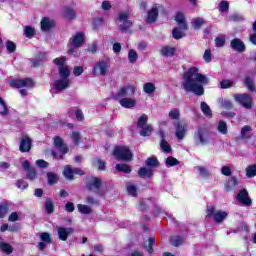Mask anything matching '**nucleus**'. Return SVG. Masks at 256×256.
I'll list each match as a JSON object with an SVG mask.
<instances>
[{
	"label": "nucleus",
	"mask_w": 256,
	"mask_h": 256,
	"mask_svg": "<svg viewBox=\"0 0 256 256\" xmlns=\"http://www.w3.org/2000/svg\"><path fill=\"white\" fill-rule=\"evenodd\" d=\"M209 83V78L199 73V68L193 66L188 69L183 75L182 87L187 93H194V95H204L205 89L203 85Z\"/></svg>",
	"instance_id": "nucleus-1"
},
{
	"label": "nucleus",
	"mask_w": 256,
	"mask_h": 256,
	"mask_svg": "<svg viewBox=\"0 0 256 256\" xmlns=\"http://www.w3.org/2000/svg\"><path fill=\"white\" fill-rule=\"evenodd\" d=\"M83 43H85V33L77 32L69 40L68 55H77V51H79V47H83Z\"/></svg>",
	"instance_id": "nucleus-2"
},
{
	"label": "nucleus",
	"mask_w": 256,
	"mask_h": 256,
	"mask_svg": "<svg viewBox=\"0 0 256 256\" xmlns=\"http://www.w3.org/2000/svg\"><path fill=\"white\" fill-rule=\"evenodd\" d=\"M227 211L215 210V206H208L206 210V219L213 217L216 223H223L227 219Z\"/></svg>",
	"instance_id": "nucleus-3"
},
{
	"label": "nucleus",
	"mask_w": 256,
	"mask_h": 256,
	"mask_svg": "<svg viewBox=\"0 0 256 256\" xmlns=\"http://www.w3.org/2000/svg\"><path fill=\"white\" fill-rule=\"evenodd\" d=\"M149 121V116L147 114H143L138 118L137 127L140 130L141 137H149L151 133H153V126L151 124H147Z\"/></svg>",
	"instance_id": "nucleus-4"
},
{
	"label": "nucleus",
	"mask_w": 256,
	"mask_h": 256,
	"mask_svg": "<svg viewBox=\"0 0 256 256\" xmlns=\"http://www.w3.org/2000/svg\"><path fill=\"white\" fill-rule=\"evenodd\" d=\"M113 155L118 161H131L133 159V153L127 146H116Z\"/></svg>",
	"instance_id": "nucleus-5"
},
{
	"label": "nucleus",
	"mask_w": 256,
	"mask_h": 256,
	"mask_svg": "<svg viewBox=\"0 0 256 256\" xmlns=\"http://www.w3.org/2000/svg\"><path fill=\"white\" fill-rule=\"evenodd\" d=\"M54 145L56 149H58V152L52 150V157H54V159H63V155L69 152V148L65 145L63 139L59 136L54 138Z\"/></svg>",
	"instance_id": "nucleus-6"
},
{
	"label": "nucleus",
	"mask_w": 256,
	"mask_h": 256,
	"mask_svg": "<svg viewBox=\"0 0 256 256\" xmlns=\"http://www.w3.org/2000/svg\"><path fill=\"white\" fill-rule=\"evenodd\" d=\"M194 143L200 147L209 143V132L203 128H198L194 133Z\"/></svg>",
	"instance_id": "nucleus-7"
},
{
	"label": "nucleus",
	"mask_w": 256,
	"mask_h": 256,
	"mask_svg": "<svg viewBox=\"0 0 256 256\" xmlns=\"http://www.w3.org/2000/svg\"><path fill=\"white\" fill-rule=\"evenodd\" d=\"M137 88L133 84H126L119 88L118 92L115 95V99H122L125 97H133L135 95Z\"/></svg>",
	"instance_id": "nucleus-8"
},
{
	"label": "nucleus",
	"mask_w": 256,
	"mask_h": 256,
	"mask_svg": "<svg viewBox=\"0 0 256 256\" xmlns=\"http://www.w3.org/2000/svg\"><path fill=\"white\" fill-rule=\"evenodd\" d=\"M60 79H57L54 82V92L61 93V91H65V89H69V85L71 81L69 80V75H60Z\"/></svg>",
	"instance_id": "nucleus-9"
},
{
	"label": "nucleus",
	"mask_w": 256,
	"mask_h": 256,
	"mask_svg": "<svg viewBox=\"0 0 256 256\" xmlns=\"http://www.w3.org/2000/svg\"><path fill=\"white\" fill-rule=\"evenodd\" d=\"M133 22L129 20V12H120L118 14V29L120 31H127V29L131 28Z\"/></svg>",
	"instance_id": "nucleus-10"
},
{
	"label": "nucleus",
	"mask_w": 256,
	"mask_h": 256,
	"mask_svg": "<svg viewBox=\"0 0 256 256\" xmlns=\"http://www.w3.org/2000/svg\"><path fill=\"white\" fill-rule=\"evenodd\" d=\"M67 61V57L61 56L53 60L54 65H57L59 75H71V70H69V66L65 65Z\"/></svg>",
	"instance_id": "nucleus-11"
},
{
	"label": "nucleus",
	"mask_w": 256,
	"mask_h": 256,
	"mask_svg": "<svg viewBox=\"0 0 256 256\" xmlns=\"http://www.w3.org/2000/svg\"><path fill=\"white\" fill-rule=\"evenodd\" d=\"M92 73L95 75V77H99V75H107V73H109V64L105 61L97 62L94 65Z\"/></svg>",
	"instance_id": "nucleus-12"
},
{
	"label": "nucleus",
	"mask_w": 256,
	"mask_h": 256,
	"mask_svg": "<svg viewBox=\"0 0 256 256\" xmlns=\"http://www.w3.org/2000/svg\"><path fill=\"white\" fill-rule=\"evenodd\" d=\"M234 99L237 103L245 107V109H251L253 100L249 94H235Z\"/></svg>",
	"instance_id": "nucleus-13"
},
{
	"label": "nucleus",
	"mask_w": 256,
	"mask_h": 256,
	"mask_svg": "<svg viewBox=\"0 0 256 256\" xmlns=\"http://www.w3.org/2000/svg\"><path fill=\"white\" fill-rule=\"evenodd\" d=\"M56 231L60 241H67V239H69L70 235L74 233L75 230L71 227L67 228L63 226H56Z\"/></svg>",
	"instance_id": "nucleus-14"
},
{
	"label": "nucleus",
	"mask_w": 256,
	"mask_h": 256,
	"mask_svg": "<svg viewBox=\"0 0 256 256\" xmlns=\"http://www.w3.org/2000/svg\"><path fill=\"white\" fill-rule=\"evenodd\" d=\"M175 127V136L179 141H183L185 139V135H187V124L176 122L174 123Z\"/></svg>",
	"instance_id": "nucleus-15"
},
{
	"label": "nucleus",
	"mask_w": 256,
	"mask_h": 256,
	"mask_svg": "<svg viewBox=\"0 0 256 256\" xmlns=\"http://www.w3.org/2000/svg\"><path fill=\"white\" fill-rule=\"evenodd\" d=\"M11 87H16L17 89H21V87H34L35 82L33 80L27 79H15L10 82Z\"/></svg>",
	"instance_id": "nucleus-16"
},
{
	"label": "nucleus",
	"mask_w": 256,
	"mask_h": 256,
	"mask_svg": "<svg viewBox=\"0 0 256 256\" xmlns=\"http://www.w3.org/2000/svg\"><path fill=\"white\" fill-rule=\"evenodd\" d=\"M63 175L68 181H73V175H85V172L81 168H71L69 165L65 166Z\"/></svg>",
	"instance_id": "nucleus-17"
},
{
	"label": "nucleus",
	"mask_w": 256,
	"mask_h": 256,
	"mask_svg": "<svg viewBox=\"0 0 256 256\" xmlns=\"http://www.w3.org/2000/svg\"><path fill=\"white\" fill-rule=\"evenodd\" d=\"M116 99L124 109H134V107L137 105V100L135 98H131V96Z\"/></svg>",
	"instance_id": "nucleus-18"
},
{
	"label": "nucleus",
	"mask_w": 256,
	"mask_h": 256,
	"mask_svg": "<svg viewBox=\"0 0 256 256\" xmlns=\"http://www.w3.org/2000/svg\"><path fill=\"white\" fill-rule=\"evenodd\" d=\"M103 185V182L98 177H91L88 181L87 187L89 191H93V193H99V189H101V186Z\"/></svg>",
	"instance_id": "nucleus-19"
},
{
	"label": "nucleus",
	"mask_w": 256,
	"mask_h": 256,
	"mask_svg": "<svg viewBox=\"0 0 256 256\" xmlns=\"http://www.w3.org/2000/svg\"><path fill=\"white\" fill-rule=\"evenodd\" d=\"M22 167L26 171V177L30 181H33L35 177H37V172L35 171L34 168H31V163L28 162V160H25L22 162Z\"/></svg>",
	"instance_id": "nucleus-20"
},
{
	"label": "nucleus",
	"mask_w": 256,
	"mask_h": 256,
	"mask_svg": "<svg viewBox=\"0 0 256 256\" xmlns=\"http://www.w3.org/2000/svg\"><path fill=\"white\" fill-rule=\"evenodd\" d=\"M236 199L242 203V205H246L247 207H249L252 203L251 198H249V193L246 189L241 190L240 193L237 194Z\"/></svg>",
	"instance_id": "nucleus-21"
},
{
	"label": "nucleus",
	"mask_w": 256,
	"mask_h": 256,
	"mask_svg": "<svg viewBox=\"0 0 256 256\" xmlns=\"http://www.w3.org/2000/svg\"><path fill=\"white\" fill-rule=\"evenodd\" d=\"M158 135L161 138L160 148L163 151V153H171V145H169V142L165 140V132L163 130H160L158 132Z\"/></svg>",
	"instance_id": "nucleus-22"
},
{
	"label": "nucleus",
	"mask_w": 256,
	"mask_h": 256,
	"mask_svg": "<svg viewBox=\"0 0 256 256\" xmlns=\"http://www.w3.org/2000/svg\"><path fill=\"white\" fill-rule=\"evenodd\" d=\"M230 47L238 53H243V51H245V43H243L239 38L233 39L230 43Z\"/></svg>",
	"instance_id": "nucleus-23"
},
{
	"label": "nucleus",
	"mask_w": 256,
	"mask_h": 256,
	"mask_svg": "<svg viewBox=\"0 0 256 256\" xmlns=\"http://www.w3.org/2000/svg\"><path fill=\"white\" fill-rule=\"evenodd\" d=\"M20 151L21 153H27L31 151V138L28 136L22 137L20 141Z\"/></svg>",
	"instance_id": "nucleus-24"
},
{
	"label": "nucleus",
	"mask_w": 256,
	"mask_h": 256,
	"mask_svg": "<svg viewBox=\"0 0 256 256\" xmlns=\"http://www.w3.org/2000/svg\"><path fill=\"white\" fill-rule=\"evenodd\" d=\"M240 137L244 141L251 139V137H253V127L249 125H245L244 127H242L240 131Z\"/></svg>",
	"instance_id": "nucleus-25"
},
{
	"label": "nucleus",
	"mask_w": 256,
	"mask_h": 256,
	"mask_svg": "<svg viewBox=\"0 0 256 256\" xmlns=\"http://www.w3.org/2000/svg\"><path fill=\"white\" fill-rule=\"evenodd\" d=\"M175 21L183 31H187V22L185 21V14L178 12L175 16Z\"/></svg>",
	"instance_id": "nucleus-26"
},
{
	"label": "nucleus",
	"mask_w": 256,
	"mask_h": 256,
	"mask_svg": "<svg viewBox=\"0 0 256 256\" xmlns=\"http://www.w3.org/2000/svg\"><path fill=\"white\" fill-rule=\"evenodd\" d=\"M158 15H159V8L157 7V5H155L148 12V17H147L148 23H155V21H157Z\"/></svg>",
	"instance_id": "nucleus-27"
},
{
	"label": "nucleus",
	"mask_w": 256,
	"mask_h": 256,
	"mask_svg": "<svg viewBox=\"0 0 256 256\" xmlns=\"http://www.w3.org/2000/svg\"><path fill=\"white\" fill-rule=\"evenodd\" d=\"M177 49L172 46H163L160 50V53L163 57H173L175 55Z\"/></svg>",
	"instance_id": "nucleus-28"
},
{
	"label": "nucleus",
	"mask_w": 256,
	"mask_h": 256,
	"mask_svg": "<svg viewBox=\"0 0 256 256\" xmlns=\"http://www.w3.org/2000/svg\"><path fill=\"white\" fill-rule=\"evenodd\" d=\"M52 27H55V22L47 17L43 18L41 20V29L42 31H49V29H52Z\"/></svg>",
	"instance_id": "nucleus-29"
},
{
	"label": "nucleus",
	"mask_w": 256,
	"mask_h": 256,
	"mask_svg": "<svg viewBox=\"0 0 256 256\" xmlns=\"http://www.w3.org/2000/svg\"><path fill=\"white\" fill-rule=\"evenodd\" d=\"M77 209L82 215H91V213H93V208L89 205L78 204Z\"/></svg>",
	"instance_id": "nucleus-30"
},
{
	"label": "nucleus",
	"mask_w": 256,
	"mask_h": 256,
	"mask_svg": "<svg viewBox=\"0 0 256 256\" xmlns=\"http://www.w3.org/2000/svg\"><path fill=\"white\" fill-rule=\"evenodd\" d=\"M156 89H157V87H155V85L151 82H147L143 85V91L147 95H153V93H155Z\"/></svg>",
	"instance_id": "nucleus-31"
},
{
	"label": "nucleus",
	"mask_w": 256,
	"mask_h": 256,
	"mask_svg": "<svg viewBox=\"0 0 256 256\" xmlns=\"http://www.w3.org/2000/svg\"><path fill=\"white\" fill-rule=\"evenodd\" d=\"M139 177L145 179V177H153V170L149 168L142 167L138 171Z\"/></svg>",
	"instance_id": "nucleus-32"
},
{
	"label": "nucleus",
	"mask_w": 256,
	"mask_h": 256,
	"mask_svg": "<svg viewBox=\"0 0 256 256\" xmlns=\"http://www.w3.org/2000/svg\"><path fill=\"white\" fill-rule=\"evenodd\" d=\"M237 178L235 177H230L227 182L225 183V190L226 191H231V189H235L237 187Z\"/></svg>",
	"instance_id": "nucleus-33"
},
{
	"label": "nucleus",
	"mask_w": 256,
	"mask_h": 256,
	"mask_svg": "<svg viewBox=\"0 0 256 256\" xmlns=\"http://www.w3.org/2000/svg\"><path fill=\"white\" fill-rule=\"evenodd\" d=\"M200 109H201L203 115H205V117L213 116V112L211 111V108L205 102H201Z\"/></svg>",
	"instance_id": "nucleus-34"
},
{
	"label": "nucleus",
	"mask_w": 256,
	"mask_h": 256,
	"mask_svg": "<svg viewBox=\"0 0 256 256\" xmlns=\"http://www.w3.org/2000/svg\"><path fill=\"white\" fill-rule=\"evenodd\" d=\"M195 170L197 171V173L200 175V177H202L203 179H207V177H209V175H211V173L209 172V170H207V168L203 167V166H197L195 168Z\"/></svg>",
	"instance_id": "nucleus-35"
},
{
	"label": "nucleus",
	"mask_w": 256,
	"mask_h": 256,
	"mask_svg": "<svg viewBox=\"0 0 256 256\" xmlns=\"http://www.w3.org/2000/svg\"><path fill=\"white\" fill-rule=\"evenodd\" d=\"M137 59H139V54H137V51H135V49H130L128 51L129 63H137Z\"/></svg>",
	"instance_id": "nucleus-36"
},
{
	"label": "nucleus",
	"mask_w": 256,
	"mask_h": 256,
	"mask_svg": "<svg viewBox=\"0 0 256 256\" xmlns=\"http://www.w3.org/2000/svg\"><path fill=\"white\" fill-rule=\"evenodd\" d=\"M246 176L249 179L256 177V164H252L246 168Z\"/></svg>",
	"instance_id": "nucleus-37"
},
{
	"label": "nucleus",
	"mask_w": 256,
	"mask_h": 256,
	"mask_svg": "<svg viewBox=\"0 0 256 256\" xmlns=\"http://www.w3.org/2000/svg\"><path fill=\"white\" fill-rule=\"evenodd\" d=\"M172 35L175 39H183L185 33H183V29H181V27H176L173 29Z\"/></svg>",
	"instance_id": "nucleus-38"
},
{
	"label": "nucleus",
	"mask_w": 256,
	"mask_h": 256,
	"mask_svg": "<svg viewBox=\"0 0 256 256\" xmlns=\"http://www.w3.org/2000/svg\"><path fill=\"white\" fill-rule=\"evenodd\" d=\"M9 108H7V104H5V101H3V98H0V115L2 117H5V115H8Z\"/></svg>",
	"instance_id": "nucleus-39"
},
{
	"label": "nucleus",
	"mask_w": 256,
	"mask_h": 256,
	"mask_svg": "<svg viewBox=\"0 0 256 256\" xmlns=\"http://www.w3.org/2000/svg\"><path fill=\"white\" fill-rule=\"evenodd\" d=\"M116 170L120 171L121 173H131V166L127 164H117Z\"/></svg>",
	"instance_id": "nucleus-40"
},
{
	"label": "nucleus",
	"mask_w": 256,
	"mask_h": 256,
	"mask_svg": "<svg viewBox=\"0 0 256 256\" xmlns=\"http://www.w3.org/2000/svg\"><path fill=\"white\" fill-rule=\"evenodd\" d=\"M0 249L7 255H11V253H13V247L7 243H0Z\"/></svg>",
	"instance_id": "nucleus-41"
},
{
	"label": "nucleus",
	"mask_w": 256,
	"mask_h": 256,
	"mask_svg": "<svg viewBox=\"0 0 256 256\" xmlns=\"http://www.w3.org/2000/svg\"><path fill=\"white\" fill-rule=\"evenodd\" d=\"M155 243V239L149 238L148 241L144 243V249L148 251V253H153V244Z\"/></svg>",
	"instance_id": "nucleus-42"
},
{
	"label": "nucleus",
	"mask_w": 256,
	"mask_h": 256,
	"mask_svg": "<svg viewBox=\"0 0 256 256\" xmlns=\"http://www.w3.org/2000/svg\"><path fill=\"white\" fill-rule=\"evenodd\" d=\"M217 130L222 135H227V123L225 121H220L218 123Z\"/></svg>",
	"instance_id": "nucleus-43"
},
{
	"label": "nucleus",
	"mask_w": 256,
	"mask_h": 256,
	"mask_svg": "<svg viewBox=\"0 0 256 256\" xmlns=\"http://www.w3.org/2000/svg\"><path fill=\"white\" fill-rule=\"evenodd\" d=\"M170 241H171V245H174V247H179V245H183V242L185 240L180 236H173Z\"/></svg>",
	"instance_id": "nucleus-44"
},
{
	"label": "nucleus",
	"mask_w": 256,
	"mask_h": 256,
	"mask_svg": "<svg viewBox=\"0 0 256 256\" xmlns=\"http://www.w3.org/2000/svg\"><path fill=\"white\" fill-rule=\"evenodd\" d=\"M24 35H25V37H28L29 39H31V37H33V35H35V28L32 26L24 27Z\"/></svg>",
	"instance_id": "nucleus-45"
},
{
	"label": "nucleus",
	"mask_w": 256,
	"mask_h": 256,
	"mask_svg": "<svg viewBox=\"0 0 256 256\" xmlns=\"http://www.w3.org/2000/svg\"><path fill=\"white\" fill-rule=\"evenodd\" d=\"M127 192L131 195V197H137V187L133 185V183L127 184Z\"/></svg>",
	"instance_id": "nucleus-46"
},
{
	"label": "nucleus",
	"mask_w": 256,
	"mask_h": 256,
	"mask_svg": "<svg viewBox=\"0 0 256 256\" xmlns=\"http://www.w3.org/2000/svg\"><path fill=\"white\" fill-rule=\"evenodd\" d=\"M192 25L194 29H201L205 25V20L203 18H196L192 21Z\"/></svg>",
	"instance_id": "nucleus-47"
},
{
	"label": "nucleus",
	"mask_w": 256,
	"mask_h": 256,
	"mask_svg": "<svg viewBox=\"0 0 256 256\" xmlns=\"http://www.w3.org/2000/svg\"><path fill=\"white\" fill-rule=\"evenodd\" d=\"M168 117L169 119H179V117H181V112L179 111V109L174 108L170 110V112L168 113Z\"/></svg>",
	"instance_id": "nucleus-48"
},
{
	"label": "nucleus",
	"mask_w": 256,
	"mask_h": 256,
	"mask_svg": "<svg viewBox=\"0 0 256 256\" xmlns=\"http://www.w3.org/2000/svg\"><path fill=\"white\" fill-rule=\"evenodd\" d=\"M44 207H45L46 213H53V210H54L53 200L47 199L44 204Z\"/></svg>",
	"instance_id": "nucleus-49"
},
{
	"label": "nucleus",
	"mask_w": 256,
	"mask_h": 256,
	"mask_svg": "<svg viewBox=\"0 0 256 256\" xmlns=\"http://www.w3.org/2000/svg\"><path fill=\"white\" fill-rule=\"evenodd\" d=\"M179 163V160H177V158H174L172 156H169L166 159V167H175V165H177Z\"/></svg>",
	"instance_id": "nucleus-50"
},
{
	"label": "nucleus",
	"mask_w": 256,
	"mask_h": 256,
	"mask_svg": "<svg viewBox=\"0 0 256 256\" xmlns=\"http://www.w3.org/2000/svg\"><path fill=\"white\" fill-rule=\"evenodd\" d=\"M8 211H9V204L7 203L0 204V218H3L5 215H7Z\"/></svg>",
	"instance_id": "nucleus-51"
},
{
	"label": "nucleus",
	"mask_w": 256,
	"mask_h": 256,
	"mask_svg": "<svg viewBox=\"0 0 256 256\" xmlns=\"http://www.w3.org/2000/svg\"><path fill=\"white\" fill-rule=\"evenodd\" d=\"M47 177H48V183L50 185H54V183H57V181H59V178L57 177V174L49 172L47 174Z\"/></svg>",
	"instance_id": "nucleus-52"
},
{
	"label": "nucleus",
	"mask_w": 256,
	"mask_h": 256,
	"mask_svg": "<svg viewBox=\"0 0 256 256\" xmlns=\"http://www.w3.org/2000/svg\"><path fill=\"white\" fill-rule=\"evenodd\" d=\"M245 85L249 91H255V85L253 84V78L246 77L245 79Z\"/></svg>",
	"instance_id": "nucleus-53"
},
{
	"label": "nucleus",
	"mask_w": 256,
	"mask_h": 256,
	"mask_svg": "<svg viewBox=\"0 0 256 256\" xmlns=\"http://www.w3.org/2000/svg\"><path fill=\"white\" fill-rule=\"evenodd\" d=\"M64 17H66V19H75V11L71 8H66L64 10Z\"/></svg>",
	"instance_id": "nucleus-54"
},
{
	"label": "nucleus",
	"mask_w": 256,
	"mask_h": 256,
	"mask_svg": "<svg viewBox=\"0 0 256 256\" xmlns=\"http://www.w3.org/2000/svg\"><path fill=\"white\" fill-rule=\"evenodd\" d=\"M220 87H221V89H229V88L233 87V81H231V80H222L220 82Z\"/></svg>",
	"instance_id": "nucleus-55"
},
{
	"label": "nucleus",
	"mask_w": 256,
	"mask_h": 256,
	"mask_svg": "<svg viewBox=\"0 0 256 256\" xmlns=\"http://www.w3.org/2000/svg\"><path fill=\"white\" fill-rule=\"evenodd\" d=\"M221 105L223 109H232L233 108V102L229 99H222L221 100Z\"/></svg>",
	"instance_id": "nucleus-56"
},
{
	"label": "nucleus",
	"mask_w": 256,
	"mask_h": 256,
	"mask_svg": "<svg viewBox=\"0 0 256 256\" xmlns=\"http://www.w3.org/2000/svg\"><path fill=\"white\" fill-rule=\"evenodd\" d=\"M16 187L23 191V190L27 189V187H29V184L25 180H17Z\"/></svg>",
	"instance_id": "nucleus-57"
},
{
	"label": "nucleus",
	"mask_w": 256,
	"mask_h": 256,
	"mask_svg": "<svg viewBox=\"0 0 256 256\" xmlns=\"http://www.w3.org/2000/svg\"><path fill=\"white\" fill-rule=\"evenodd\" d=\"M203 59L205 63H211V61L213 60V55L211 54V51L209 49L205 50Z\"/></svg>",
	"instance_id": "nucleus-58"
},
{
	"label": "nucleus",
	"mask_w": 256,
	"mask_h": 256,
	"mask_svg": "<svg viewBox=\"0 0 256 256\" xmlns=\"http://www.w3.org/2000/svg\"><path fill=\"white\" fill-rule=\"evenodd\" d=\"M6 49L9 53H15L17 46L13 43V41L6 42Z\"/></svg>",
	"instance_id": "nucleus-59"
},
{
	"label": "nucleus",
	"mask_w": 256,
	"mask_h": 256,
	"mask_svg": "<svg viewBox=\"0 0 256 256\" xmlns=\"http://www.w3.org/2000/svg\"><path fill=\"white\" fill-rule=\"evenodd\" d=\"M216 47H223L225 45V35H220L215 39Z\"/></svg>",
	"instance_id": "nucleus-60"
},
{
	"label": "nucleus",
	"mask_w": 256,
	"mask_h": 256,
	"mask_svg": "<svg viewBox=\"0 0 256 256\" xmlns=\"http://www.w3.org/2000/svg\"><path fill=\"white\" fill-rule=\"evenodd\" d=\"M221 174L225 175V177H231V175H232L231 167H229V166H222Z\"/></svg>",
	"instance_id": "nucleus-61"
},
{
	"label": "nucleus",
	"mask_w": 256,
	"mask_h": 256,
	"mask_svg": "<svg viewBox=\"0 0 256 256\" xmlns=\"http://www.w3.org/2000/svg\"><path fill=\"white\" fill-rule=\"evenodd\" d=\"M146 165L148 167H157V165H159V161H157L156 158H148L146 160Z\"/></svg>",
	"instance_id": "nucleus-62"
},
{
	"label": "nucleus",
	"mask_w": 256,
	"mask_h": 256,
	"mask_svg": "<svg viewBox=\"0 0 256 256\" xmlns=\"http://www.w3.org/2000/svg\"><path fill=\"white\" fill-rule=\"evenodd\" d=\"M85 203H87L88 205H99V200L88 196L85 200Z\"/></svg>",
	"instance_id": "nucleus-63"
},
{
	"label": "nucleus",
	"mask_w": 256,
	"mask_h": 256,
	"mask_svg": "<svg viewBox=\"0 0 256 256\" xmlns=\"http://www.w3.org/2000/svg\"><path fill=\"white\" fill-rule=\"evenodd\" d=\"M40 238L45 243H51V235L49 233H47V232H44V233L40 234Z\"/></svg>",
	"instance_id": "nucleus-64"
}]
</instances>
